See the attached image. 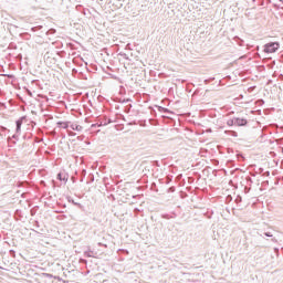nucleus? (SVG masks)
Here are the masks:
<instances>
[{"label":"nucleus","instance_id":"obj_4","mask_svg":"<svg viewBox=\"0 0 283 283\" xmlns=\"http://www.w3.org/2000/svg\"><path fill=\"white\" fill-rule=\"evenodd\" d=\"M57 178H59V180H65V177H63V174H61V172L57 175Z\"/></svg>","mask_w":283,"mask_h":283},{"label":"nucleus","instance_id":"obj_1","mask_svg":"<svg viewBox=\"0 0 283 283\" xmlns=\"http://www.w3.org/2000/svg\"><path fill=\"white\" fill-rule=\"evenodd\" d=\"M279 48L280 44L277 42H271L264 46V52H266L268 54H273V52H275Z\"/></svg>","mask_w":283,"mask_h":283},{"label":"nucleus","instance_id":"obj_3","mask_svg":"<svg viewBox=\"0 0 283 283\" xmlns=\"http://www.w3.org/2000/svg\"><path fill=\"white\" fill-rule=\"evenodd\" d=\"M21 125H23V120L22 119H19L17 122V132H21Z\"/></svg>","mask_w":283,"mask_h":283},{"label":"nucleus","instance_id":"obj_2","mask_svg":"<svg viewBox=\"0 0 283 283\" xmlns=\"http://www.w3.org/2000/svg\"><path fill=\"white\" fill-rule=\"evenodd\" d=\"M234 125H238L239 127H244V125H247V119L238 117L234 119Z\"/></svg>","mask_w":283,"mask_h":283}]
</instances>
